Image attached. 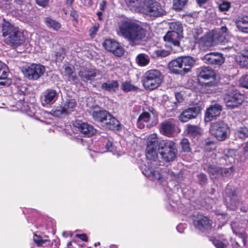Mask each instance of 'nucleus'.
I'll return each instance as SVG.
<instances>
[{
  "mask_svg": "<svg viewBox=\"0 0 248 248\" xmlns=\"http://www.w3.org/2000/svg\"><path fill=\"white\" fill-rule=\"evenodd\" d=\"M105 49L112 52L114 55L121 56L124 52L123 47L116 41L112 39L105 40L103 44Z\"/></svg>",
  "mask_w": 248,
  "mask_h": 248,
  "instance_id": "15",
  "label": "nucleus"
},
{
  "mask_svg": "<svg viewBox=\"0 0 248 248\" xmlns=\"http://www.w3.org/2000/svg\"><path fill=\"white\" fill-rule=\"evenodd\" d=\"M76 106V100L74 99L67 97L65 99H63L61 106L55 110L52 109L51 113L56 117L68 115L74 110Z\"/></svg>",
  "mask_w": 248,
  "mask_h": 248,
  "instance_id": "10",
  "label": "nucleus"
},
{
  "mask_svg": "<svg viewBox=\"0 0 248 248\" xmlns=\"http://www.w3.org/2000/svg\"><path fill=\"white\" fill-rule=\"evenodd\" d=\"M136 60L137 63L141 66L147 65L150 62L149 57L144 53H140L137 55Z\"/></svg>",
  "mask_w": 248,
  "mask_h": 248,
  "instance_id": "34",
  "label": "nucleus"
},
{
  "mask_svg": "<svg viewBox=\"0 0 248 248\" xmlns=\"http://www.w3.org/2000/svg\"><path fill=\"white\" fill-rule=\"evenodd\" d=\"M119 83L116 80H108L103 83L101 89L109 92H115L118 88Z\"/></svg>",
  "mask_w": 248,
  "mask_h": 248,
  "instance_id": "29",
  "label": "nucleus"
},
{
  "mask_svg": "<svg viewBox=\"0 0 248 248\" xmlns=\"http://www.w3.org/2000/svg\"><path fill=\"white\" fill-rule=\"evenodd\" d=\"M45 23L47 27L52 29L55 31H58L61 27V25L59 22L49 17L45 18Z\"/></svg>",
  "mask_w": 248,
  "mask_h": 248,
  "instance_id": "35",
  "label": "nucleus"
},
{
  "mask_svg": "<svg viewBox=\"0 0 248 248\" xmlns=\"http://www.w3.org/2000/svg\"><path fill=\"white\" fill-rule=\"evenodd\" d=\"M227 31V28L226 27L223 26V27H222L220 28V31L217 32H220L221 34H225V33H226Z\"/></svg>",
  "mask_w": 248,
  "mask_h": 248,
  "instance_id": "58",
  "label": "nucleus"
},
{
  "mask_svg": "<svg viewBox=\"0 0 248 248\" xmlns=\"http://www.w3.org/2000/svg\"><path fill=\"white\" fill-rule=\"evenodd\" d=\"M63 77H65L68 80H72L75 83H77L78 79L77 76L74 74V71L71 67L65 65L64 67Z\"/></svg>",
  "mask_w": 248,
  "mask_h": 248,
  "instance_id": "32",
  "label": "nucleus"
},
{
  "mask_svg": "<svg viewBox=\"0 0 248 248\" xmlns=\"http://www.w3.org/2000/svg\"><path fill=\"white\" fill-rule=\"evenodd\" d=\"M194 226L200 231H203L211 228V223L209 218L203 215H198L194 220Z\"/></svg>",
  "mask_w": 248,
  "mask_h": 248,
  "instance_id": "17",
  "label": "nucleus"
},
{
  "mask_svg": "<svg viewBox=\"0 0 248 248\" xmlns=\"http://www.w3.org/2000/svg\"><path fill=\"white\" fill-rule=\"evenodd\" d=\"M226 107L230 109L238 107L244 101V96L236 90H230L224 96Z\"/></svg>",
  "mask_w": 248,
  "mask_h": 248,
  "instance_id": "8",
  "label": "nucleus"
},
{
  "mask_svg": "<svg viewBox=\"0 0 248 248\" xmlns=\"http://www.w3.org/2000/svg\"><path fill=\"white\" fill-rule=\"evenodd\" d=\"M103 125L105 126L106 128L114 130L118 128L119 125V122L110 113H108L107 118H106L104 122Z\"/></svg>",
  "mask_w": 248,
  "mask_h": 248,
  "instance_id": "25",
  "label": "nucleus"
},
{
  "mask_svg": "<svg viewBox=\"0 0 248 248\" xmlns=\"http://www.w3.org/2000/svg\"><path fill=\"white\" fill-rule=\"evenodd\" d=\"M98 74L99 72L96 69L86 67L81 68L78 72L79 77L84 82L92 80Z\"/></svg>",
  "mask_w": 248,
  "mask_h": 248,
  "instance_id": "18",
  "label": "nucleus"
},
{
  "mask_svg": "<svg viewBox=\"0 0 248 248\" xmlns=\"http://www.w3.org/2000/svg\"><path fill=\"white\" fill-rule=\"evenodd\" d=\"M236 28L241 32L248 33V16H239L235 20Z\"/></svg>",
  "mask_w": 248,
  "mask_h": 248,
  "instance_id": "22",
  "label": "nucleus"
},
{
  "mask_svg": "<svg viewBox=\"0 0 248 248\" xmlns=\"http://www.w3.org/2000/svg\"><path fill=\"white\" fill-rule=\"evenodd\" d=\"M54 37V33L51 32H47L43 36H41L39 38V41L42 42L43 40H44L46 42H50L52 41Z\"/></svg>",
  "mask_w": 248,
  "mask_h": 248,
  "instance_id": "40",
  "label": "nucleus"
},
{
  "mask_svg": "<svg viewBox=\"0 0 248 248\" xmlns=\"http://www.w3.org/2000/svg\"><path fill=\"white\" fill-rule=\"evenodd\" d=\"M199 113V108L196 107L189 108L184 110L179 116V119L183 123L195 118Z\"/></svg>",
  "mask_w": 248,
  "mask_h": 248,
  "instance_id": "19",
  "label": "nucleus"
},
{
  "mask_svg": "<svg viewBox=\"0 0 248 248\" xmlns=\"http://www.w3.org/2000/svg\"><path fill=\"white\" fill-rule=\"evenodd\" d=\"M125 2L131 10L142 12L143 2L141 0H125Z\"/></svg>",
  "mask_w": 248,
  "mask_h": 248,
  "instance_id": "28",
  "label": "nucleus"
},
{
  "mask_svg": "<svg viewBox=\"0 0 248 248\" xmlns=\"http://www.w3.org/2000/svg\"><path fill=\"white\" fill-rule=\"evenodd\" d=\"M122 88L123 91L124 92H129L132 90H134L135 87L131 84L130 82L125 81L122 84Z\"/></svg>",
  "mask_w": 248,
  "mask_h": 248,
  "instance_id": "42",
  "label": "nucleus"
},
{
  "mask_svg": "<svg viewBox=\"0 0 248 248\" xmlns=\"http://www.w3.org/2000/svg\"><path fill=\"white\" fill-rule=\"evenodd\" d=\"M33 241L38 247H46L50 245V241L46 238H43L40 235H34Z\"/></svg>",
  "mask_w": 248,
  "mask_h": 248,
  "instance_id": "33",
  "label": "nucleus"
},
{
  "mask_svg": "<svg viewBox=\"0 0 248 248\" xmlns=\"http://www.w3.org/2000/svg\"><path fill=\"white\" fill-rule=\"evenodd\" d=\"M170 31H174L176 33L182 34L183 27L182 24L179 22H172L170 23Z\"/></svg>",
  "mask_w": 248,
  "mask_h": 248,
  "instance_id": "36",
  "label": "nucleus"
},
{
  "mask_svg": "<svg viewBox=\"0 0 248 248\" xmlns=\"http://www.w3.org/2000/svg\"><path fill=\"white\" fill-rule=\"evenodd\" d=\"M45 67L40 64H32L23 69L25 76L29 79L36 80L45 72Z\"/></svg>",
  "mask_w": 248,
  "mask_h": 248,
  "instance_id": "12",
  "label": "nucleus"
},
{
  "mask_svg": "<svg viewBox=\"0 0 248 248\" xmlns=\"http://www.w3.org/2000/svg\"><path fill=\"white\" fill-rule=\"evenodd\" d=\"M157 135L152 134L147 138V147L146 156V164L142 167V171L143 174L152 180L162 181V175L155 169L160 166V162L158 160L157 151L159 150Z\"/></svg>",
  "mask_w": 248,
  "mask_h": 248,
  "instance_id": "1",
  "label": "nucleus"
},
{
  "mask_svg": "<svg viewBox=\"0 0 248 248\" xmlns=\"http://www.w3.org/2000/svg\"><path fill=\"white\" fill-rule=\"evenodd\" d=\"M210 131L217 140L223 141L228 138L230 129L227 124L223 122L219 121L212 123Z\"/></svg>",
  "mask_w": 248,
  "mask_h": 248,
  "instance_id": "7",
  "label": "nucleus"
},
{
  "mask_svg": "<svg viewBox=\"0 0 248 248\" xmlns=\"http://www.w3.org/2000/svg\"><path fill=\"white\" fill-rule=\"evenodd\" d=\"M97 15L98 16L99 19L101 20L102 19L101 16L102 15V13L101 12H99L97 13Z\"/></svg>",
  "mask_w": 248,
  "mask_h": 248,
  "instance_id": "63",
  "label": "nucleus"
},
{
  "mask_svg": "<svg viewBox=\"0 0 248 248\" xmlns=\"http://www.w3.org/2000/svg\"><path fill=\"white\" fill-rule=\"evenodd\" d=\"M188 0H173V8L177 11L181 10L186 5Z\"/></svg>",
  "mask_w": 248,
  "mask_h": 248,
  "instance_id": "39",
  "label": "nucleus"
},
{
  "mask_svg": "<svg viewBox=\"0 0 248 248\" xmlns=\"http://www.w3.org/2000/svg\"><path fill=\"white\" fill-rule=\"evenodd\" d=\"M181 146L182 150L185 152H189L191 151L190 143L186 138H183L181 141Z\"/></svg>",
  "mask_w": 248,
  "mask_h": 248,
  "instance_id": "41",
  "label": "nucleus"
},
{
  "mask_svg": "<svg viewBox=\"0 0 248 248\" xmlns=\"http://www.w3.org/2000/svg\"><path fill=\"white\" fill-rule=\"evenodd\" d=\"M159 149L164 150L160 152V155L166 161H171L175 158L177 150L173 141L169 140H160Z\"/></svg>",
  "mask_w": 248,
  "mask_h": 248,
  "instance_id": "6",
  "label": "nucleus"
},
{
  "mask_svg": "<svg viewBox=\"0 0 248 248\" xmlns=\"http://www.w3.org/2000/svg\"><path fill=\"white\" fill-rule=\"evenodd\" d=\"M207 0H197V2L199 4L201 5L206 2Z\"/></svg>",
  "mask_w": 248,
  "mask_h": 248,
  "instance_id": "61",
  "label": "nucleus"
},
{
  "mask_svg": "<svg viewBox=\"0 0 248 248\" xmlns=\"http://www.w3.org/2000/svg\"><path fill=\"white\" fill-rule=\"evenodd\" d=\"M233 171V169L232 167L228 168H221V176H228L232 174Z\"/></svg>",
  "mask_w": 248,
  "mask_h": 248,
  "instance_id": "45",
  "label": "nucleus"
},
{
  "mask_svg": "<svg viewBox=\"0 0 248 248\" xmlns=\"http://www.w3.org/2000/svg\"><path fill=\"white\" fill-rule=\"evenodd\" d=\"M7 67L5 63L0 61V85H9L11 80L7 78Z\"/></svg>",
  "mask_w": 248,
  "mask_h": 248,
  "instance_id": "24",
  "label": "nucleus"
},
{
  "mask_svg": "<svg viewBox=\"0 0 248 248\" xmlns=\"http://www.w3.org/2000/svg\"><path fill=\"white\" fill-rule=\"evenodd\" d=\"M158 123L157 116L152 112H143L139 117L137 126L140 129L145 127V123L147 127L154 126Z\"/></svg>",
  "mask_w": 248,
  "mask_h": 248,
  "instance_id": "13",
  "label": "nucleus"
},
{
  "mask_svg": "<svg viewBox=\"0 0 248 248\" xmlns=\"http://www.w3.org/2000/svg\"><path fill=\"white\" fill-rule=\"evenodd\" d=\"M72 244V242L70 241V242H69L68 243H67V246H70Z\"/></svg>",
  "mask_w": 248,
  "mask_h": 248,
  "instance_id": "64",
  "label": "nucleus"
},
{
  "mask_svg": "<svg viewBox=\"0 0 248 248\" xmlns=\"http://www.w3.org/2000/svg\"><path fill=\"white\" fill-rule=\"evenodd\" d=\"M36 3L43 7H46L48 3L49 0H35Z\"/></svg>",
  "mask_w": 248,
  "mask_h": 248,
  "instance_id": "48",
  "label": "nucleus"
},
{
  "mask_svg": "<svg viewBox=\"0 0 248 248\" xmlns=\"http://www.w3.org/2000/svg\"><path fill=\"white\" fill-rule=\"evenodd\" d=\"M74 0H67L66 3L68 5H71L74 2Z\"/></svg>",
  "mask_w": 248,
  "mask_h": 248,
  "instance_id": "62",
  "label": "nucleus"
},
{
  "mask_svg": "<svg viewBox=\"0 0 248 248\" xmlns=\"http://www.w3.org/2000/svg\"><path fill=\"white\" fill-rule=\"evenodd\" d=\"M73 125L81 134L88 137L92 136L96 132L93 126L80 120H76Z\"/></svg>",
  "mask_w": 248,
  "mask_h": 248,
  "instance_id": "14",
  "label": "nucleus"
},
{
  "mask_svg": "<svg viewBox=\"0 0 248 248\" xmlns=\"http://www.w3.org/2000/svg\"><path fill=\"white\" fill-rule=\"evenodd\" d=\"M117 34L124 38L132 46L139 45L145 37V30L139 24L126 20L118 23Z\"/></svg>",
  "mask_w": 248,
  "mask_h": 248,
  "instance_id": "2",
  "label": "nucleus"
},
{
  "mask_svg": "<svg viewBox=\"0 0 248 248\" xmlns=\"http://www.w3.org/2000/svg\"><path fill=\"white\" fill-rule=\"evenodd\" d=\"M57 99V92L54 90H47L44 95V101L46 104H53Z\"/></svg>",
  "mask_w": 248,
  "mask_h": 248,
  "instance_id": "31",
  "label": "nucleus"
},
{
  "mask_svg": "<svg viewBox=\"0 0 248 248\" xmlns=\"http://www.w3.org/2000/svg\"><path fill=\"white\" fill-rule=\"evenodd\" d=\"M182 34L174 31H168L164 36L163 39L166 45L170 47L174 52L182 50L180 46V41L182 38Z\"/></svg>",
  "mask_w": 248,
  "mask_h": 248,
  "instance_id": "11",
  "label": "nucleus"
},
{
  "mask_svg": "<svg viewBox=\"0 0 248 248\" xmlns=\"http://www.w3.org/2000/svg\"><path fill=\"white\" fill-rule=\"evenodd\" d=\"M142 12L151 16L157 17L164 14V10L160 3L155 0H145L143 1Z\"/></svg>",
  "mask_w": 248,
  "mask_h": 248,
  "instance_id": "9",
  "label": "nucleus"
},
{
  "mask_svg": "<svg viewBox=\"0 0 248 248\" xmlns=\"http://www.w3.org/2000/svg\"><path fill=\"white\" fill-rule=\"evenodd\" d=\"M108 113V111L104 110L95 109L92 112V116L94 121L101 123L103 124L107 118Z\"/></svg>",
  "mask_w": 248,
  "mask_h": 248,
  "instance_id": "26",
  "label": "nucleus"
},
{
  "mask_svg": "<svg viewBox=\"0 0 248 248\" xmlns=\"http://www.w3.org/2000/svg\"><path fill=\"white\" fill-rule=\"evenodd\" d=\"M241 65L244 67H248V53L246 56H242L240 61Z\"/></svg>",
  "mask_w": 248,
  "mask_h": 248,
  "instance_id": "46",
  "label": "nucleus"
},
{
  "mask_svg": "<svg viewBox=\"0 0 248 248\" xmlns=\"http://www.w3.org/2000/svg\"><path fill=\"white\" fill-rule=\"evenodd\" d=\"M156 54L157 55V56L164 57L168 56L170 54V53L167 50L159 49L156 50Z\"/></svg>",
  "mask_w": 248,
  "mask_h": 248,
  "instance_id": "47",
  "label": "nucleus"
},
{
  "mask_svg": "<svg viewBox=\"0 0 248 248\" xmlns=\"http://www.w3.org/2000/svg\"><path fill=\"white\" fill-rule=\"evenodd\" d=\"M202 60L207 64L220 65L224 62L222 55L218 52H211L205 55L202 58Z\"/></svg>",
  "mask_w": 248,
  "mask_h": 248,
  "instance_id": "16",
  "label": "nucleus"
},
{
  "mask_svg": "<svg viewBox=\"0 0 248 248\" xmlns=\"http://www.w3.org/2000/svg\"><path fill=\"white\" fill-rule=\"evenodd\" d=\"M70 16L76 21H77L78 19V14L76 11L74 10H72L70 12Z\"/></svg>",
  "mask_w": 248,
  "mask_h": 248,
  "instance_id": "55",
  "label": "nucleus"
},
{
  "mask_svg": "<svg viewBox=\"0 0 248 248\" xmlns=\"http://www.w3.org/2000/svg\"><path fill=\"white\" fill-rule=\"evenodd\" d=\"M199 180L201 182H205L206 180V176L204 174L201 173L198 175Z\"/></svg>",
  "mask_w": 248,
  "mask_h": 248,
  "instance_id": "54",
  "label": "nucleus"
},
{
  "mask_svg": "<svg viewBox=\"0 0 248 248\" xmlns=\"http://www.w3.org/2000/svg\"><path fill=\"white\" fill-rule=\"evenodd\" d=\"M243 150L245 153L248 152V142L245 144Z\"/></svg>",
  "mask_w": 248,
  "mask_h": 248,
  "instance_id": "60",
  "label": "nucleus"
},
{
  "mask_svg": "<svg viewBox=\"0 0 248 248\" xmlns=\"http://www.w3.org/2000/svg\"><path fill=\"white\" fill-rule=\"evenodd\" d=\"M207 36L209 38V41L211 42H215L222 45H225L228 42V40L226 35L221 34L217 31H214L212 32L209 33Z\"/></svg>",
  "mask_w": 248,
  "mask_h": 248,
  "instance_id": "21",
  "label": "nucleus"
},
{
  "mask_svg": "<svg viewBox=\"0 0 248 248\" xmlns=\"http://www.w3.org/2000/svg\"><path fill=\"white\" fill-rule=\"evenodd\" d=\"M186 131L187 133L192 136H196L201 134V129L196 125L188 124Z\"/></svg>",
  "mask_w": 248,
  "mask_h": 248,
  "instance_id": "37",
  "label": "nucleus"
},
{
  "mask_svg": "<svg viewBox=\"0 0 248 248\" xmlns=\"http://www.w3.org/2000/svg\"><path fill=\"white\" fill-rule=\"evenodd\" d=\"M76 236L81 240L85 241L87 242L88 241V237L86 234L83 233V234H77L76 235Z\"/></svg>",
  "mask_w": 248,
  "mask_h": 248,
  "instance_id": "51",
  "label": "nucleus"
},
{
  "mask_svg": "<svg viewBox=\"0 0 248 248\" xmlns=\"http://www.w3.org/2000/svg\"><path fill=\"white\" fill-rule=\"evenodd\" d=\"M196 63L190 56H183L172 60L168 64L170 72L178 75H184L189 72Z\"/></svg>",
  "mask_w": 248,
  "mask_h": 248,
  "instance_id": "4",
  "label": "nucleus"
},
{
  "mask_svg": "<svg viewBox=\"0 0 248 248\" xmlns=\"http://www.w3.org/2000/svg\"><path fill=\"white\" fill-rule=\"evenodd\" d=\"M161 130L164 135L170 137L174 132V125L170 121H165L161 124Z\"/></svg>",
  "mask_w": 248,
  "mask_h": 248,
  "instance_id": "27",
  "label": "nucleus"
},
{
  "mask_svg": "<svg viewBox=\"0 0 248 248\" xmlns=\"http://www.w3.org/2000/svg\"><path fill=\"white\" fill-rule=\"evenodd\" d=\"M99 29V24H96L93 26L92 30L91 31L90 35L91 36H94L96 32Z\"/></svg>",
  "mask_w": 248,
  "mask_h": 248,
  "instance_id": "52",
  "label": "nucleus"
},
{
  "mask_svg": "<svg viewBox=\"0 0 248 248\" xmlns=\"http://www.w3.org/2000/svg\"><path fill=\"white\" fill-rule=\"evenodd\" d=\"M106 147L107 151L108 152H113L114 151L112 143L110 141H108L106 145Z\"/></svg>",
  "mask_w": 248,
  "mask_h": 248,
  "instance_id": "49",
  "label": "nucleus"
},
{
  "mask_svg": "<svg viewBox=\"0 0 248 248\" xmlns=\"http://www.w3.org/2000/svg\"><path fill=\"white\" fill-rule=\"evenodd\" d=\"M235 134L240 139L244 140L248 137V129L247 127L239 128Z\"/></svg>",
  "mask_w": 248,
  "mask_h": 248,
  "instance_id": "38",
  "label": "nucleus"
},
{
  "mask_svg": "<svg viewBox=\"0 0 248 248\" xmlns=\"http://www.w3.org/2000/svg\"><path fill=\"white\" fill-rule=\"evenodd\" d=\"M55 56H56L55 60L57 62L62 61V59L64 58V56H63V54H62L60 52H56Z\"/></svg>",
  "mask_w": 248,
  "mask_h": 248,
  "instance_id": "50",
  "label": "nucleus"
},
{
  "mask_svg": "<svg viewBox=\"0 0 248 248\" xmlns=\"http://www.w3.org/2000/svg\"><path fill=\"white\" fill-rule=\"evenodd\" d=\"M175 97L178 102H182L183 99L181 94L179 93H175Z\"/></svg>",
  "mask_w": 248,
  "mask_h": 248,
  "instance_id": "57",
  "label": "nucleus"
},
{
  "mask_svg": "<svg viewBox=\"0 0 248 248\" xmlns=\"http://www.w3.org/2000/svg\"><path fill=\"white\" fill-rule=\"evenodd\" d=\"M206 170L212 179H216L221 176V168L218 166L210 165Z\"/></svg>",
  "mask_w": 248,
  "mask_h": 248,
  "instance_id": "30",
  "label": "nucleus"
},
{
  "mask_svg": "<svg viewBox=\"0 0 248 248\" xmlns=\"http://www.w3.org/2000/svg\"><path fill=\"white\" fill-rule=\"evenodd\" d=\"M107 2L106 1L103 0L100 4V8L101 10L104 11L106 8Z\"/></svg>",
  "mask_w": 248,
  "mask_h": 248,
  "instance_id": "59",
  "label": "nucleus"
},
{
  "mask_svg": "<svg viewBox=\"0 0 248 248\" xmlns=\"http://www.w3.org/2000/svg\"><path fill=\"white\" fill-rule=\"evenodd\" d=\"M81 3L85 6H90L92 5V0H80Z\"/></svg>",
  "mask_w": 248,
  "mask_h": 248,
  "instance_id": "56",
  "label": "nucleus"
},
{
  "mask_svg": "<svg viewBox=\"0 0 248 248\" xmlns=\"http://www.w3.org/2000/svg\"><path fill=\"white\" fill-rule=\"evenodd\" d=\"M162 81L161 74L156 69L147 71L142 77V83L146 89L153 90L157 88Z\"/></svg>",
  "mask_w": 248,
  "mask_h": 248,
  "instance_id": "5",
  "label": "nucleus"
},
{
  "mask_svg": "<svg viewBox=\"0 0 248 248\" xmlns=\"http://www.w3.org/2000/svg\"><path fill=\"white\" fill-rule=\"evenodd\" d=\"M239 84L242 87L248 89V73L242 76L239 79Z\"/></svg>",
  "mask_w": 248,
  "mask_h": 248,
  "instance_id": "43",
  "label": "nucleus"
},
{
  "mask_svg": "<svg viewBox=\"0 0 248 248\" xmlns=\"http://www.w3.org/2000/svg\"><path fill=\"white\" fill-rule=\"evenodd\" d=\"M231 7L229 2L224 1L219 5V9L221 12L228 11Z\"/></svg>",
  "mask_w": 248,
  "mask_h": 248,
  "instance_id": "44",
  "label": "nucleus"
},
{
  "mask_svg": "<svg viewBox=\"0 0 248 248\" xmlns=\"http://www.w3.org/2000/svg\"><path fill=\"white\" fill-rule=\"evenodd\" d=\"M199 77L205 80L211 79L214 80L216 77V73L209 67H202L200 69Z\"/></svg>",
  "mask_w": 248,
  "mask_h": 248,
  "instance_id": "23",
  "label": "nucleus"
},
{
  "mask_svg": "<svg viewBox=\"0 0 248 248\" xmlns=\"http://www.w3.org/2000/svg\"><path fill=\"white\" fill-rule=\"evenodd\" d=\"M222 110V107L219 104H215L211 106L207 109L205 115V121L210 122L214 118H216L220 114Z\"/></svg>",
  "mask_w": 248,
  "mask_h": 248,
  "instance_id": "20",
  "label": "nucleus"
},
{
  "mask_svg": "<svg viewBox=\"0 0 248 248\" xmlns=\"http://www.w3.org/2000/svg\"><path fill=\"white\" fill-rule=\"evenodd\" d=\"M1 28L4 41L7 45L17 47L24 43V35L18 28L8 21H4L1 25Z\"/></svg>",
  "mask_w": 248,
  "mask_h": 248,
  "instance_id": "3",
  "label": "nucleus"
},
{
  "mask_svg": "<svg viewBox=\"0 0 248 248\" xmlns=\"http://www.w3.org/2000/svg\"><path fill=\"white\" fill-rule=\"evenodd\" d=\"M214 244L217 248H225V245L224 244L218 241H216L214 242Z\"/></svg>",
  "mask_w": 248,
  "mask_h": 248,
  "instance_id": "53",
  "label": "nucleus"
}]
</instances>
